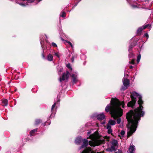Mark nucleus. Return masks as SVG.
Masks as SVG:
<instances>
[{
	"instance_id": "obj_1",
	"label": "nucleus",
	"mask_w": 153,
	"mask_h": 153,
	"mask_svg": "<svg viewBox=\"0 0 153 153\" xmlns=\"http://www.w3.org/2000/svg\"><path fill=\"white\" fill-rule=\"evenodd\" d=\"M131 97L132 100L128 103V107L134 108L136 101V97L139 99L138 103L139 106L134 111L131 110L126 114V118L128 122L127 132L128 137L136 131L138 121L140 120V117H143L145 114L144 111H143V108L141 105L143 103L141 96L136 92L133 91L131 93Z\"/></svg>"
},
{
	"instance_id": "obj_2",
	"label": "nucleus",
	"mask_w": 153,
	"mask_h": 153,
	"mask_svg": "<svg viewBox=\"0 0 153 153\" xmlns=\"http://www.w3.org/2000/svg\"><path fill=\"white\" fill-rule=\"evenodd\" d=\"M124 101L120 102L116 98H112L111 101V103L108 104L105 108V110L107 112L110 111L112 117L115 119L122 116L123 110L121 108L124 107Z\"/></svg>"
},
{
	"instance_id": "obj_3",
	"label": "nucleus",
	"mask_w": 153,
	"mask_h": 153,
	"mask_svg": "<svg viewBox=\"0 0 153 153\" xmlns=\"http://www.w3.org/2000/svg\"><path fill=\"white\" fill-rule=\"evenodd\" d=\"M87 138L91 139V140L88 142V140L86 139L82 140V144L80 147L79 149L87 146L88 143L91 146L94 147L100 145L104 142V138L96 132L94 134H91Z\"/></svg>"
},
{
	"instance_id": "obj_4",
	"label": "nucleus",
	"mask_w": 153,
	"mask_h": 153,
	"mask_svg": "<svg viewBox=\"0 0 153 153\" xmlns=\"http://www.w3.org/2000/svg\"><path fill=\"white\" fill-rule=\"evenodd\" d=\"M70 75V74L68 71H67L66 73H64L62 75V78L60 77L59 78V80L61 82L62 80H68Z\"/></svg>"
},
{
	"instance_id": "obj_5",
	"label": "nucleus",
	"mask_w": 153,
	"mask_h": 153,
	"mask_svg": "<svg viewBox=\"0 0 153 153\" xmlns=\"http://www.w3.org/2000/svg\"><path fill=\"white\" fill-rule=\"evenodd\" d=\"M123 82L125 87H123L122 89L125 90L128 88L129 84V81L128 79L124 78L123 79Z\"/></svg>"
},
{
	"instance_id": "obj_6",
	"label": "nucleus",
	"mask_w": 153,
	"mask_h": 153,
	"mask_svg": "<svg viewBox=\"0 0 153 153\" xmlns=\"http://www.w3.org/2000/svg\"><path fill=\"white\" fill-rule=\"evenodd\" d=\"M148 26L151 27V25H147L143 27H139L137 30V33L138 34H140L143 29H144L148 27Z\"/></svg>"
},
{
	"instance_id": "obj_7",
	"label": "nucleus",
	"mask_w": 153,
	"mask_h": 153,
	"mask_svg": "<svg viewBox=\"0 0 153 153\" xmlns=\"http://www.w3.org/2000/svg\"><path fill=\"white\" fill-rule=\"evenodd\" d=\"M97 119L99 120H102L104 119L105 116L103 113L98 114L96 116Z\"/></svg>"
},
{
	"instance_id": "obj_8",
	"label": "nucleus",
	"mask_w": 153,
	"mask_h": 153,
	"mask_svg": "<svg viewBox=\"0 0 153 153\" xmlns=\"http://www.w3.org/2000/svg\"><path fill=\"white\" fill-rule=\"evenodd\" d=\"M81 153H94L90 147H88L82 152Z\"/></svg>"
},
{
	"instance_id": "obj_9",
	"label": "nucleus",
	"mask_w": 153,
	"mask_h": 153,
	"mask_svg": "<svg viewBox=\"0 0 153 153\" xmlns=\"http://www.w3.org/2000/svg\"><path fill=\"white\" fill-rule=\"evenodd\" d=\"M71 77L72 78L73 82L74 83H76L77 81V74L76 73L75 74H72Z\"/></svg>"
},
{
	"instance_id": "obj_10",
	"label": "nucleus",
	"mask_w": 153,
	"mask_h": 153,
	"mask_svg": "<svg viewBox=\"0 0 153 153\" xmlns=\"http://www.w3.org/2000/svg\"><path fill=\"white\" fill-rule=\"evenodd\" d=\"M82 140V138L81 137H78L75 140V143L76 144L79 145L81 143Z\"/></svg>"
},
{
	"instance_id": "obj_11",
	"label": "nucleus",
	"mask_w": 153,
	"mask_h": 153,
	"mask_svg": "<svg viewBox=\"0 0 153 153\" xmlns=\"http://www.w3.org/2000/svg\"><path fill=\"white\" fill-rule=\"evenodd\" d=\"M135 149V146H134L130 145L128 149V151L130 153H134Z\"/></svg>"
},
{
	"instance_id": "obj_12",
	"label": "nucleus",
	"mask_w": 153,
	"mask_h": 153,
	"mask_svg": "<svg viewBox=\"0 0 153 153\" xmlns=\"http://www.w3.org/2000/svg\"><path fill=\"white\" fill-rule=\"evenodd\" d=\"M131 7L133 8H144V5H143L142 6H141L140 4H138L137 3V5H133L132 4L131 5Z\"/></svg>"
},
{
	"instance_id": "obj_13",
	"label": "nucleus",
	"mask_w": 153,
	"mask_h": 153,
	"mask_svg": "<svg viewBox=\"0 0 153 153\" xmlns=\"http://www.w3.org/2000/svg\"><path fill=\"white\" fill-rule=\"evenodd\" d=\"M107 129L108 130V133L109 134H111L112 132V130L111 129V126L109 124L107 125Z\"/></svg>"
},
{
	"instance_id": "obj_14",
	"label": "nucleus",
	"mask_w": 153,
	"mask_h": 153,
	"mask_svg": "<svg viewBox=\"0 0 153 153\" xmlns=\"http://www.w3.org/2000/svg\"><path fill=\"white\" fill-rule=\"evenodd\" d=\"M8 105V100L6 99L2 100V105L3 106H7Z\"/></svg>"
},
{
	"instance_id": "obj_15",
	"label": "nucleus",
	"mask_w": 153,
	"mask_h": 153,
	"mask_svg": "<svg viewBox=\"0 0 153 153\" xmlns=\"http://www.w3.org/2000/svg\"><path fill=\"white\" fill-rule=\"evenodd\" d=\"M47 60L49 61H53V56L51 54H49L47 56Z\"/></svg>"
},
{
	"instance_id": "obj_16",
	"label": "nucleus",
	"mask_w": 153,
	"mask_h": 153,
	"mask_svg": "<svg viewBox=\"0 0 153 153\" xmlns=\"http://www.w3.org/2000/svg\"><path fill=\"white\" fill-rule=\"evenodd\" d=\"M116 123L115 120H109L108 121V123L107 124H109V125H112L113 126L114 125L116 124Z\"/></svg>"
},
{
	"instance_id": "obj_17",
	"label": "nucleus",
	"mask_w": 153,
	"mask_h": 153,
	"mask_svg": "<svg viewBox=\"0 0 153 153\" xmlns=\"http://www.w3.org/2000/svg\"><path fill=\"white\" fill-rule=\"evenodd\" d=\"M15 1L16 3L19 4V5H20L22 7H25L29 5L28 2L24 3H19L18 2L17 0H16Z\"/></svg>"
},
{
	"instance_id": "obj_18",
	"label": "nucleus",
	"mask_w": 153,
	"mask_h": 153,
	"mask_svg": "<svg viewBox=\"0 0 153 153\" xmlns=\"http://www.w3.org/2000/svg\"><path fill=\"white\" fill-rule=\"evenodd\" d=\"M37 129L36 128L30 132V134L31 136H33L34 135V133L36 132L37 131Z\"/></svg>"
},
{
	"instance_id": "obj_19",
	"label": "nucleus",
	"mask_w": 153,
	"mask_h": 153,
	"mask_svg": "<svg viewBox=\"0 0 153 153\" xmlns=\"http://www.w3.org/2000/svg\"><path fill=\"white\" fill-rule=\"evenodd\" d=\"M42 122V120L40 119H36V120L35 125H37Z\"/></svg>"
},
{
	"instance_id": "obj_20",
	"label": "nucleus",
	"mask_w": 153,
	"mask_h": 153,
	"mask_svg": "<svg viewBox=\"0 0 153 153\" xmlns=\"http://www.w3.org/2000/svg\"><path fill=\"white\" fill-rule=\"evenodd\" d=\"M141 58L140 54H139L137 57V63H138L139 62Z\"/></svg>"
},
{
	"instance_id": "obj_21",
	"label": "nucleus",
	"mask_w": 153,
	"mask_h": 153,
	"mask_svg": "<svg viewBox=\"0 0 153 153\" xmlns=\"http://www.w3.org/2000/svg\"><path fill=\"white\" fill-rule=\"evenodd\" d=\"M128 56L129 59L132 58L134 56V54L131 52H129Z\"/></svg>"
},
{
	"instance_id": "obj_22",
	"label": "nucleus",
	"mask_w": 153,
	"mask_h": 153,
	"mask_svg": "<svg viewBox=\"0 0 153 153\" xmlns=\"http://www.w3.org/2000/svg\"><path fill=\"white\" fill-rule=\"evenodd\" d=\"M66 16V13L64 12H62L60 15V16L62 17H64Z\"/></svg>"
},
{
	"instance_id": "obj_23",
	"label": "nucleus",
	"mask_w": 153,
	"mask_h": 153,
	"mask_svg": "<svg viewBox=\"0 0 153 153\" xmlns=\"http://www.w3.org/2000/svg\"><path fill=\"white\" fill-rule=\"evenodd\" d=\"M67 67L69 69H70L71 70H72V68L71 67L70 64V63H68L66 65Z\"/></svg>"
},
{
	"instance_id": "obj_24",
	"label": "nucleus",
	"mask_w": 153,
	"mask_h": 153,
	"mask_svg": "<svg viewBox=\"0 0 153 153\" xmlns=\"http://www.w3.org/2000/svg\"><path fill=\"white\" fill-rule=\"evenodd\" d=\"M63 70V68H60L58 70V73L59 74H61V73Z\"/></svg>"
},
{
	"instance_id": "obj_25",
	"label": "nucleus",
	"mask_w": 153,
	"mask_h": 153,
	"mask_svg": "<svg viewBox=\"0 0 153 153\" xmlns=\"http://www.w3.org/2000/svg\"><path fill=\"white\" fill-rule=\"evenodd\" d=\"M117 122L118 124H119L121 122V119L120 118H119L118 119H117Z\"/></svg>"
},
{
	"instance_id": "obj_26",
	"label": "nucleus",
	"mask_w": 153,
	"mask_h": 153,
	"mask_svg": "<svg viewBox=\"0 0 153 153\" xmlns=\"http://www.w3.org/2000/svg\"><path fill=\"white\" fill-rule=\"evenodd\" d=\"M52 46L53 47H57V45L54 42H52L51 44Z\"/></svg>"
},
{
	"instance_id": "obj_27",
	"label": "nucleus",
	"mask_w": 153,
	"mask_h": 153,
	"mask_svg": "<svg viewBox=\"0 0 153 153\" xmlns=\"http://www.w3.org/2000/svg\"><path fill=\"white\" fill-rule=\"evenodd\" d=\"M125 133V131H124L122 130L120 132V134L122 135H124Z\"/></svg>"
},
{
	"instance_id": "obj_28",
	"label": "nucleus",
	"mask_w": 153,
	"mask_h": 153,
	"mask_svg": "<svg viewBox=\"0 0 153 153\" xmlns=\"http://www.w3.org/2000/svg\"><path fill=\"white\" fill-rule=\"evenodd\" d=\"M133 46L132 45H130L129 48V49L128 50V51L129 52H130V51L131 50Z\"/></svg>"
},
{
	"instance_id": "obj_29",
	"label": "nucleus",
	"mask_w": 153,
	"mask_h": 153,
	"mask_svg": "<svg viewBox=\"0 0 153 153\" xmlns=\"http://www.w3.org/2000/svg\"><path fill=\"white\" fill-rule=\"evenodd\" d=\"M56 103L55 102L52 106L51 108V111H52L53 109L55 107L56 105Z\"/></svg>"
},
{
	"instance_id": "obj_30",
	"label": "nucleus",
	"mask_w": 153,
	"mask_h": 153,
	"mask_svg": "<svg viewBox=\"0 0 153 153\" xmlns=\"http://www.w3.org/2000/svg\"><path fill=\"white\" fill-rule=\"evenodd\" d=\"M129 63L130 64H134V60L132 59L131 61L129 62Z\"/></svg>"
},
{
	"instance_id": "obj_31",
	"label": "nucleus",
	"mask_w": 153,
	"mask_h": 153,
	"mask_svg": "<svg viewBox=\"0 0 153 153\" xmlns=\"http://www.w3.org/2000/svg\"><path fill=\"white\" fill-rule=\"evenodd\" d=\"M66 42L67 43H68L69 45H70L71 46V47L73 48V46L72 43L70 42L67 41H66Z\"/></svg>"
},
{
	"instance_id": "obj_32",
	"label": "nucleus",
	"mask_w": 153,
	"mask_h": 153,
	"mask_svg": "<svg viewBox=\"0 0 153 153\" xmlns=\"http://www.w3.org/2000/svg\"><path fill=\"white\" fill-rule=\"evenodd\" d=\"M111 149L112 151L115 150L114 146H112L111 147Z\"/></svg>"
},
{
	"instance_id": "obj_33",
	"label": "nucleus",
	"mask_w": 153,
	"mask_h": 153,
	"mask_svg": "<svg viewBox=\"0 0 153 153\" xmlns=\"http://www.w3.org/2000/svg\"><path fill=\"white\" fill-rule=\"evenodd\" d=\"M144 36L145 37H147V39H148L149 38V35L148 34L146 33L145 34H144Z\"/></svg>"
},
{
	"instance_id": "obj_34",
	"label": "nucleus",
	"mask_w": 153,
	"mask_h": 153,
	"mask_svg": "<svg viewBox=\"0 0 153 153\" xmlns=\"http://www.w3.org/2000/svg\"><path fill=\"white\" fill-rule=\"evenodd\" d=\"M54 53L55 55L56 56L58 57H59V54L58 53L54 52Z\"/></svg>"
},
{
	"instance_id": "obj_35",
	"label": "nucleus",
	"mask_w": 153,
	"mask_h": 153,
	"mask_svg": "<svg viewBox=\"0 0 153 153\" xmlns=\"http://www.w3.org/2000/svg\"><path fill=\"white\" fill-rule=\"evenodd\" d=\"M40 43H41L42 47V48H43V47L42 44V40L41 38L40 39Z\"/></svg>"
},
{
	"instance_id": "obj_36",
	"label": "nucleus",
	"mask_w": 153,
	"mask_h": 153,
	"mask_svg": "<svg viewBox=\"0 0 153 153\" xmlns=\"http://www.w3.org/2000/svg\"><path fill=\"white\" fill-rule=\"evenodd\" d=\"M78 2L76 3L73 6V7H72V9H73L77 5V4H78Z\"/></svg>"
},
{
	"instance_id": "obj_37",
	"label": "nucleus",
	"mask_w": 153,
	"mask_h": 153,
	"mask_svg": "<svg viewBox=\"0 0 153 153\" xmlns=\"http://www.w3.org/2000/svg\"><path fill=\"white\" fill-rule=\"evenodd\" d=\"M27 1L28 3H31V2H33L34 0H27Z\"/></svg>"
},
{
	"instance_id": "obj_38",
	"label": "nucleus",
	"mask_w": 153,
	"mask_h": 153,
	"mask_svg": "<svg viewBox=\"0 0 153 153\" xmlns=\"http://www.w3.org/2000/svg\"><path fill=\"white\" fill-rule=\"evenodd\" d=\"M91 131H88V132H87V134L88 136V137H89V136H90V135H90V134H91Z\"/></svg>"
},
{
	"instance_id": "obj_39",
	"label": "nucleus",
	"mask_w": 153,
	"mask_h": 153,
	"mask_svg": "<svg viewBox=\"0 0 153 153\" xmlns=\"http://www.w3.org/2000/svg\"><path fill=\"white\" fill-rule=\"evenodd\" d=\"M114 146H116L117 144V141L116 140L114 141Z\"/></svg>"
},
{
	"instance_id": "obj_40",
	"label": "nucleus",
	"mask_w": 153,
	"mask_h": 153,
	"mask_svg": "<svg viewBox=\"0 0 153 153\" xmlns=\"http://www.w3.org/2000/svg\"><path fill=\"white\" fill-rule=\"evenodd\" d=\"M42 57L44 59H46L45 58V56H44V54L43 53H42Z\"/></svg>"
},
{
	"instance_id": "obj_41",
	"label": "nucleus",
	"mask_w": 153,
	"mask_h": 153,
	"mask_svg": "<svg viewBox=\"0 0 153 153\" xmlns=\"http://www.w3.org/2000/svg\"><path fill=\"white\" fill-rule=\"evenodd\" d=\"M144 1L146 2V4L148 3L149 2V0H144Z\"/></svg>"
},
{
	"instance_id": "obj_42",
	"label": "nucleus",
	"mask_w": 153,
	"mask_h": 153,
	"mask_svg": "<svg viewBox=\"0 0 153 153\" xmlns=\"http://www.w3.org/2000/svg\"><path fill=\"white\" fill-rule=\"evenodd\" d=\"M127 1V2L129 3L130 4H131V0H126Z\"/></svg>"
},
{
	"instance_id": "obj_43",
	"label": "nucleus",
	"mask_w": 153,
	"mask_h": 153,
	"mask_svg": "<svg viewBox=\"0 0 153 153\" xmlns=\"http://www.w3.org/2000/svg\"><path fill=\"white\" fill-rule=\"evenodd\" d=\"M101 124H103L105 123V121H104L101 123Z\"/></svg>"
},
{
	"instance_id": "obj_44",
	"label": "nucleus",
	"mask_w": 153,
	"mask_h": 153,
	"mask_svg": "<svg viewBox=\"0 0 153 153\" xmlns=\"http://www.w3.org/2000/svg\"><path fill=\"white\" fill-rule=\"evenodd\" d=\"M133 68V66H131V65L130 67V69H132Z\"/></svg>"
},
{
	"instance_id": "obj_45",
	"label": "nucleus",
	"mask_w": 153,
	"mask_h": 153,
	"mask_svg": "<svg viewBox=\"0 0 153 153\" xmlns=\"http://www.w3.org/2000/svg\"><path fill=\"white\" fill-rule=\"evenodd\" d=\"M72 62H73V61H74V58H73V57L72 58Z\"/></svg>"
},
{
	"instance_id": "obj_46",
	"label": "nucleus",
	"mask_w": 153,
	"mask_h": 153,
	"mask_svg": "<svg viewBox=\"0 0 153 153\" xmlns=\"http://www.w3.org/2000/svg\"><path fill=\"white\" fill-rule=\"evenodd\" d=\"M39 1V2L40 1H41L42 0H37Z\"/></svg>"
},
{
	"instance_id": "obj_47",
	"label": "nucleus",
	"mask_w": 153,
	"mask_h": 153,
	"mask_svg": "<svg viewBox=\"0 0 153 153\" xmlns=\"http://www.w3.org/2000/svg\"><path fill=\"white\" fill-rule=\"evenodd\" d=\"M60 101L59 100H58V102H59Z\"/></svg>"
},
{
	"instance_id": "obj_48",
	"label": "nucleus",
	"mask_w": 153,
	"mask_h": 153,
	"mask_svg": "<svg viewBox=\"0 0 153 153\" xmlns=\"http://www.w3.org/2000/svg\"><path fill=\"white\" fill-rule=\"evenodd\" d=\"M45 36H46V38H47V36L46 35H45Z\"/></svg>"
},
{
	"instance_id": "obj_49",
	"label": "nucleus",
	"mask_w": 153,
	"mask_h": 153,
	"mask_svg": "<svg viewBox=\"0 0 153 153\" xmlns=\"http://www.w3.org/2000/svg\"><path fill=\"white\" fill-rule=\"evenodd\" d=\"M46 42H47V40H46Z\"/></svg>"
},
{
	"instance_id": "obj_50",
	"label": "nucleus",
	"mask_w": 153,
	"mask_h": 153,
	"mask_svg": "<svg viewBox=\"0 0 153 153\" xmlns=\"http://www.w3.org/2000/svg\"><path fill=\"white\" fill-rule=\"evenodd\" d=\"M81 0H80V1H81Z\"/></svg>"
}]
</instances>
